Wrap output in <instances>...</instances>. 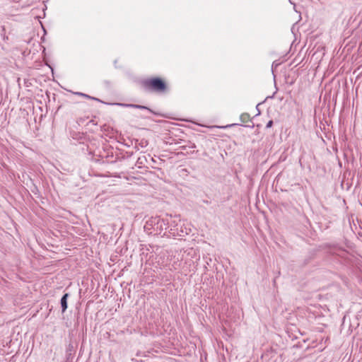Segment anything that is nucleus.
<instances>
[{
  "mask_svg": "<svg viewBox=\"0 0 362 362\" xmlns=\"http://www.w3.org/2000/svg\"><path fill=\"white\" fill-rule=\"evenodd\" d=\"M139 84L143 90L148 93L165 94L169 92V86L165 79L160 77H152L142 79Z\"/></svg>",
  "mask_w": 362,
  "mask_h": 362,
  "instance_id": "obj_1",
  "label": "nucleus"
},
{
  "mask_svg": "<svg viewBox=\"0 0 362 362\" xmlns=\"http://www.w3.org/2000/svg\"><path fill=\"white\" fill-rule=\"evenodd\" d=\"M168 224V218H161L160 216H154L146 222L144 230L149 234L160 235L164 230L167 229Z\"/></svg>",
  "mask_w": 362,
  "mask_h": 362,
  "instance_id": "obj_2",
  "label": "nucleus"
},
{
  "mask_svg": "<svg viewBox=\"0 0 362 362\" xmlns=\"http://www.w3.org/2000/svg\"><path fill=\"white\" fill-rule=\"evenodd\" d=\"M170 228L169 233L173 236H183L187 234L186 231H183L182 227L180 223H177L175 221H169V224L167 226V228Z\"/></svg>",
  "mask_w": 362,
  "mask_h": 362,
  "instance_id": "obj_3",
  "label": "nucleus"
},
{
  "mask_svg": "<svg viewBox=\"0 0 362 362\" xmlns=\"http://www.w3.org/2000/svg\"><path fill=\"white\" fill-rule=\"evenodd\" d=\"M69 296V294L68 293H66L62 296V297L61 298L60 303H61L62 313H64L66 311V310L67 309V307H68L67 299H68Z\"/></svg>",
  "mask_w": 362,
  "mask_h": 362,
  "instance_id": "obj_4",
  "label": "nucleus"
},
{
  "mask_svg": "<svg viewBox=\"0 0 362 362\" xmlns=\"http://www.w3.org/2000/svg\"><path fill=\"white\" fill-rule=\"evenodd\" d=\"M334 248L335 250L333 252L334 254H337L342 258H347L348 252L346 250L337 247H335Z\"/></svg>",
  "mask_w": 362,
  "mask_h": 362,
  "instance_id": "obj_5",
  "label": "nucleus"
},
{
  "mask_svg": "<svg viewBox=\"0 0 362 362\" xmlns=\"http://www.w3.org/2000/svg\"><path fill=\"white\" fill-rule=\"evenodd\" d=\"M240 119L243 123L247 122L250 119V115L247 113H243L240 117Z\"/></svg>",
  "mask_w": 362,
  "mask_h": 362,
  "instance_id": "obj_6",
  "label": "nucleus"
},
{
  "mask_svg": "<svg viewBox=\"0 0 362 362\" xmlns=\"http://www.w3.org/2000/svg\"><path fill=\"white\" fill-rule=\"evenodd\" d=\"M136 109H140V110H148V112L154 114V115H158L156 112H155L153 110H151V108L146 107V106H144V105H136Z\"/></svg>",
  "mask_w": 362,
  "mask_h": 362,
  "instance_id": "obj_7",
  "label": "nucleus"
},
{
  "mask_svg": "<svg viewBox=\"0 0 362 362\" xmlns=\"http://www.w3.org/2000/svg\"><path fill=\"white\" fill-rule=\"evenodd\" d=\"M115 105L121 107H131V108H135L136 107V104H129V103H115Z\"/></svg>",
  "mask_w": 362,
  "mask_h": 362,
  "instance_id": "obj_8",
  "label": "nucleus"
},
{
  "mask_svg": "<svg viewBox=\"0 0 362 362\" xmlns=\"http://www.w3.org/2000/svg\"><path fill=\"white\" fill-rule=\"evenodd\" d=\"M148 141H147V140H146V139H141V140L140 141V142L139 143V145L141 147H142V148L147 146V145H148Z\"/></svg>",
  "mask_w": 362,
  "mask_h": 362,
  "instance_id": "obj_9",
  "label": "nucleus"
},
{
  "mask_svg": "<svg viewBox=\"0 0 362 362\" xmlns=\"http://www.w3.org/2000/svg\"><path fill=\"white\" fill-rule=\"evenodd\" d=\"M273 125V121L272 120H269L267 124H266V128L268 129V128H271Z\"/></svg>",
  "mask_w": 362,
  "mask_h": 362,
  "instance_id": "obj_10",
  "label": "nucleus"
},
{
  "mask_svg": "<svg viewBox=\"0 0 362 362\" xmlns=\"http://www.w3.org/2000/svg\"><path fill=\"white\" fill-rule=\"evenodd\" d=\"M90 100H95V101H98V102H100V103H103L101 100L97 98H95V97H93V96H90V98H89Z\"/></svg>",
  "mask_w": 362,
  "mask_h": 362,
  "instance_id": "obj_11",
  "label": "nucleus"
},
{
  "mask_svg": "<svg viewBox=\"0 0 362 362\" xmlns=\"http://www.w3.org/2000/svg\"><path fill=\"white\" fill-rule=\"evenodd\" d=\"M236 125H238V124H228V125H226V126H225V127H223V128L231 127H234V126H236Z\"/></svg>",
  "mask_w": 362,
  "mask_h": 362,
  "instance_id": "obj_12",
  "label": "nucleus"
},
{
  "mask_svg": "<svg viewBox=\"0 0 362 362\" xmlns=\"http://www.w3.org/2000/svg\"><path fill=\"white\" fill-rule=\"evenodd\" d=\"M81 97H83V98H88V99L90 98V95H87L86 93H83V95H81Z\"/></svg>",
  "mask_w": 362,
  "mask_h": 362,
  "instance_id": "obj_13",
  "label": "nucleus"
},
{
  "mask_svg": "<svg viewBox=\"0 0 362 362\" xmlns=\"http://www.w3.org/2000/svg\"><path fill=\"white\" fill-rule=\"evenodd\" d=\"M71 93L74 95H79V96H81V95H83V93H81V92H72Z\"/></svg>",
  "mask_w": 362,
  "mask_h": 362,
  "instance_id": "obj_14",
  "label": "nucleus"
},
{
  "mask_svg": "<svg viewBox=\"0 0 362 362\" xmlns=\"http://www.w3.org/2000/svg\"><path fill=\"white\" fill-rule=\"evenodd\" d=\"M137 163L143 164L142 158H139L137 160Z\"/></svg>",
  "mask_w": 362,
  "mask_h": 362,
  "instance_id": "obj_15",
  "label": "nucleus"
},
{
  "mask_svg": "<svg viewBox=\"0 0 362 362\" xmlns=\"http://www.w3.org/2000/svg\"><path fill=\"white\" fill-rule=\"evenodd\" d=\"M204 204H209L211 202L208 200H203L202 201Z\"/></svg>",
  "mask_w": 362,
  "mask_h": 362,
  "instance_id": "obj_16",
  "label": "nucleus"
},
{
  "mask_svg": "<svg viewBox=\"0 0 362 362\" xmlns=\"http://www.w3.org/2000/svg\"><path fill=\"white\" fill-rule=\"evenodd\" d=\"M90 123H92V124H94V125H96V124H97V123H95V122H94V120H93V119H91V120L90 121Z\"/></svg>",
  "mask_w": 362,
  "mask_h": 362,
  "instance_id": "obj_17",
  "label": "nucleus"
},
{
  "mask_svg": "<svg viewBox=\"0 0 362 362\" xmlns=\"http://www.w3.org/2000/svg\"><path fill=\"white\" fill-rule=\"evenodd\" d=\"M190 148H196V145L194 144H192Z\"/></svg>",
  "mask_w": 362,
  "mask_h": 362,
  "instance_id": "obj_18",
  "label": "nucleus"
},
{
  "mask_svg": "<svg viewBox=\"0 0 362 362\" xmlns=\"http://www.w3.org/2000/svg\"><path fill=\"white\" fill-rule=\"evenodd\" d=\"M259 105V104H258L257 105ZM257 107H258V106H257ZM257 110H258V114H257V115H259V114L260 113V111L259 110L258 107H257Z\"/></svg>",
  "mask_w": 362,
  "mask_h": 362,
  "instance_id": "obj_19",
  "label": "nucleus"
},
{
  "mask_svg": "<svg viewBox=\"0 0 362 362\" xmlns=\"http://www.w3.org/2000/svg\"><path fill=\"white\" fill-rule=\"evenodd\" d=\"M344 260H345V261H346V262H349V261H351L350 259H346V258H345V259H344Z\"/></svg>",
  "mask_w": 362,
  "mask_h": 362,
  "instance_id": "obj_20",
  "label": "nucleus"
},
{
  "mask_svg": "<svg viewBox=\"0 0 362 362\" xmlns=\"http://www.w3.org/2000/svg\"><path fill=\"white\" fill-rule=\"evenodd\" d=\"M182 149H185L186 148V146H182L181 147Z\"/></svg>",
  "mask_w": 362,
  "mask_h": 362,
  "instance_id": "obj_21",
  "label": "nucleus"
}]
</instances>
